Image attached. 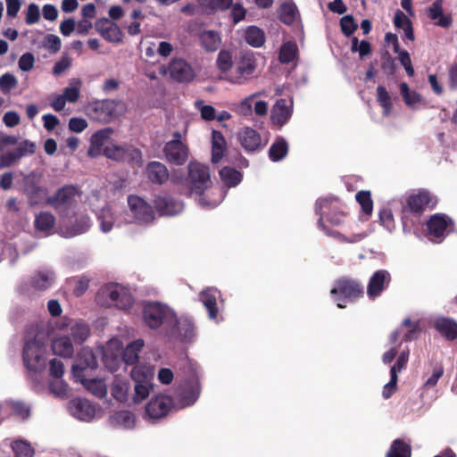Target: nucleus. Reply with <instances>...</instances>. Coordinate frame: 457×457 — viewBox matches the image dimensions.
Instances as JSON below:
<instances>
[{"mask_svg": "<svg viewBox=\"0 0 457 457\" xmlns=\"http://www.w3.org/2000/svg\"><path fill=\"white\" fill-rule=\"evenodd\" d=\"M212 185L209 166L197 162H190L187 165V177L183 182L180 194L187 196L192 195L202 196Z\"/></svg>", "mask_w": 457, "mask_h": 457, "instance_id": "1", "label": "nucleus"}, {"mask_svg": "<svg viewBox=\"0 0 457 457\" xmlns=\"http://www.w3.org/2000/svg\"><path fill=\"white\" fill-rule=\"evenodd\" d=\"M103 155L116 162L126 163L130 167L143 166L142 151L131 144L118 145L113 141L105 145Z\"/></svg>", "mask_w": 457, "mask_h": 457, "instance_id": "2", "label": "nucleus"}, {"mask_svg": "<svg viewBox=\"0 0 457 457\" xmlns=\"http://www.w3.org/2000/svg\"><path fill=\"white\" fill-rule=\"evenodd\" d=\"M331 295L338 308H345V302H354L364 295V287L361 281L349 277H342L336 280L330 290Z\"/></svg>", "mask_w": 457, "mask_h": 457, "instance_id": "3", "label": "nucleus"}, {"mask_svg": "<svg viewBox=\"0 0 457 457\" xmlns=\"http://www.w3.org/2000/svg\"><path fill=\"white\" fill-rule=\"evenodd\" d=\"M87 112L91 119L106 123L121 116L126 112V104L120 100H98L90 103Z\"/></svg>", "mask_w": 457, "mask_h": 457, "instance_id": "4", "label": "nucleus"}, {"mask_svg": "<svg viewBox=\"0 0 457 457\" xmlns=\"http://www.w3.org/2000/svg\"><path fill=\"white\" fill-rule=\"evenodd\" d=\"M436 204V199L428 190L422 189L417 193L410 195L406 199V204L403 206V223L405 226L406 213L420 217L428 209H433Z\"/></svg>", "mask_w": 457, "mask_h": 457, "instance_id": "5", "label": "nucleus"}, {"mask_svg": "<svg viewBox=\"0 0 457 457\" xmlns=\"http://www.w3.org/2000/svg\"><path fill=\"white\" fill-rule=\"evenodd\" d=\"M45 345L36 339H29L25 342L22 359L26 368L34 372H40L46 368V359L44 358Z\"/></svg>", "mask_w": 457, "mask_h": 457, "instance_id": "6", "label": "nucleus"}, {"mask_svg": "<svg viewBox=\"0 0 457 457\" xmlns=\"http://www.w3.org/2000/svg\"><path fill=\"white\" fill-rule=\"evenodd\" d=\"M144 320L153 329L160 328L163 322L170 325L175 320V313L165 304L149 302L145 304L143 311Z\"/></svg>", "mask_w": 457, "mask_h": 457, "instance_id": "7", "label": "nucleus"}, {"mask_svg": "<svg viewBox=\"0 0 457 457\" xmlns=\"http://www.w3.org/2000/svg\"><path fill=\"white\" fill-rule=\"evenodd\" d=\"M172 140L164 145L163 154L169 163L180 166L187 162L189 149L187 145L181 140L180 132L175 131Z\"/></svg>", "mask_w": 457, "mask_h": 457, "instance_id": "8", "label": "nucleus"}, {"mask_svg": "<svg viewBox=\"0 0 457 457\" xmlns=\"http://www.w3.org/2000/svg\"><path fill=\"white\" fill-rule=\"evenodd\" d=\"M78 195L79 190L75 186L65 185L59 188L52 196L48 197L46 203L55 211L62 213L75 205Z\"/></svg>", "mask_w": 457, "mask_h": 457, "instance_id": "9", "label": "nucleus"}, {"mask_svg": "<svg viewBox=\"0 0 457 457\" xmlns=\"http://www.w3.org/2000/svg\"><path fill=\"white\" fill-rule=\"evenodd\" d=\"M173 399L166 395L159 394L150 399L145 411L149 420L156 421L165 418L173 408Z\"/></svg>", "mask_w": 457, "mask_h": 457, "instance_id": "10", "label": "nucleus"}, {"mask_svg": "<svg viewBox=\"0 0 457 457\" xmlns=\"http://www.w3.org/2000/svg\"><path fill=\"white\" fill-rule=\"evenodd\" d=\"M336 204L337 203H334L328 199L320 200L317 204L321 211L320 218L318 220V225L323 230H327V228L324 224V217L326 218V220L333 226H339L345 220L346 213L343 211H340Z\"/></svg>", "mask_w": 457, "mask_h": 457, "instance_id": "11", "label": "nucleus"}, {"mask_svg": "<svg viewBox=\"0 0 457 457\" xmlns=\"http://www.w3.org/2000/svg\"><path fill=\"white\" fill-rule=\"evenodd\" d=\"M128 204L134 219L138 223H151L155 215L151 204L136 195L128 196Z\"/></svg>", "mask_w": 457, "mask_h": 457, "instance_id": "12", "label": "nucleus"}, {"mask_svg": "<svg viewBox=\"0 0 457 457\" xmlns=\"http://www.w3.org/2000/svg\"><path fill=\"white\" fill-rule=\"evenodd\" d=\"M429 236L442 239L453 230V220L444 213L431 215L426 223Z\"/></svg>", "mask_w": 457, "mask_h": 457, "instance_id": "13", "label": "nucleus"}, {"mask_svg": "<svg viewBox=\"0 0 457 457\" xmlns=\"http://www.w3.org/2000/svg\"><path fill=\"white\" fill-rule=\"evenodd\" d=\"M103 295L107 296L117 308L121 310L129 309L134 303V298L129 290L118 284L105 287L103 290Z\"/></svg>", "mask_w": 457, "mask_h": 457, "instance_id": "14", "label": "nucleus"}, {"mask_svg": "<svg viewBox=\"0 0 457 457\" xmlns=\"http://www.w3.org/2000/svg\"><path fill=\"white\" fill-rule=\"evenodd\" d=\"M36 152V144L28 139L21 142L17 148L0 155V169L12 166L22 157L31 155Z\"/></svg>", "mask_w": 457, "mask_h": 457, "instance_id": "15", "label": "nucleus"}, {"mask_svg": "<svg viewBox=\"0 0 457 457\" xmlns=\"http://www.w3.org/2000/svg\"><path fill=\"white\" fill-rule=\"evenodd\" d=\"M255 68L256 60L253 54L245 53L238 62L235 73L227 79L234 84H242L253 73Z\"/></svg>", "mask_w": 457, "mask_h": 457, "instance_id": "16", "label": "nucleus"}, {"mask_svg": "<svg viewBox=\"0 0 457 457\" xmlns=\"http://www.w3.org/2000/svg\"><path fill=\"white\" fill-rule=\"evenodd\" d=\"M392 278L390 273L386 270H378L370 277L368 287L367 295L370 300H375L380 296L382 292L386 290L391 283Z\"/></svg>", "mask_w": 457, "mask_h": 457, "instance_id": "17", "label": "nucleus"}, {"mask_svg": "<svg viewBox=\"0 0 457 457\" xmlns=\"http://www.w3.org/2000/svg\"><path fill=\"white\" fill-rule=\"evenodd\" d=\"M85 368L79 365L72 366V374L78 378L87 390L94 395L103 398L106 395L107 388L104 382L98 378H86L84 377Z\"/></svg>", "mask_w": 457, "mask_h": 457, "instance_id": "18", "label": "nucleus"}, {"mask_svg": "<svg viewBox=\"0 0 457 457\" xmlns=\"http://www.w3.org/2000/svg\"><path fill=\"white\" fill-rule=\"evenodd\" d=\"M172 335L181 342H190L195 336L194 321L187 317L177 318L171 320Z\"/></svg>", "mask_w": 457, "mask_h": 457, "instance_id": "19", "label": "nucleus"}, {"mask_svg": "<svg viewBox=\"0 0 457 457\" xmlns=\"http://www.w3.org/2000/svg\"><path fill=\"white\" fill-rule=\"evenodd\" d=\"M154 208L161 216H173L180 213L184 208L182 202L169 195H157L154 200Z\"/></svg>", "mask_w": 457, "mask_h": 457, "instance_id": "20", "label": "nucleus"}, {"mask_svg": "<svg viewBox=\"0 0 457 457\" xmlns=\"http://www.w3.org/2000/svg\"><path fill=\"white\" fill-rule=\"evenodd\" d=\"M168 71L170 78L180 83L189 82L195 77L190 64L180 58H173L169 64Z\"/></svg>", "mask_w": 457, "mask_h": 457, "instance_id": "21", "label": "nucleus"}, {"mask_svg": "<svg viewBox=\"0 0 457 457\" xmlns=\"http://www.w3.org/2000/svg\"><path fill=\"white\" fill-rule=\"evenodd\" d=\"M24 191L31 205L41 204L47 195V189L40 185L39 179L30 176L24 180Z\"/></svg>", "mask_w": 457, "mask_h": 457, "instance_id": "22", "label": "nucleus"}, {"mask_svg": "<svg viewBox=\"0 0 457 457\" xmlns=\"http://www.w3.org/2000/svg\"><path fill=\"white\" fill-rule=\"evenodd\" d=\"M145 175L148 180L155 185H163L170 177L166 165L158 161H152L147 163Z\"/></svg>", "mask_w": 457, "mask_h": 457, "instance_id": "23", "label": "nucleus"}, {"mask_svg": "<svg viewBox=\"0 0 457 457\" xmlns=\"http://www.w3.org/2000/svg\"><path fill=\"white\" fill-rule=\"evenodd\" d=\"M238 139L242 147L248 153L255 152L261 148V135L250 127L244 128L238 133Z\"/></svg>", "mask_w": 457, "mask_h": 457, "instance_id": "24", "label": "nucleus"}, {"mask_svg": "<svg viewBox=\"0 0 457 457\" xmlns=\"http://www.w3.org/2000/svg\"><path fill=\"white\" fill-rule=\"evenodd\" d=\"M96 26L105 40L114 43L122 41L123 33L115 22L104 19L98 21Z\"/></svg>", "mask_w": 457, "mask_h": 457, "instance_id": "25", "label": "nucleus"}, {"mask_svg": "<svg viewBox=\"0 0 457 457\" xmlns=\"http://www.w3.org/2000/svg\"><path fill=\"white\" fill-rule=\"evenodd\" d=\"M220 292L213 287H209L203 290L199 298L205 309L208 312V316L211 320H215L219 313L217 306V299L220 296Z\"/></svg>", "mask_w": 457, "mask_h": 457, "instance_id": "26", "label": "nucleus"}, {"mask_svg": "<svg viewBox=\"0 0 457 457\" xmlns=\"http://www.w3.org/2000/svg\"><path fill=\"white\" fill-rule=\"evenodd\" d=\"M435 328L449 341L457 339V322L451 318H439L435 321Z\"/></svg>", "mask_w": 457, "mask_h": 457, "instance_id": "27", "label": "nucleus"}, {"mask_svg": "<svg viewBox=\"0 0 457 457\" xmlns=\"http://www.w3.org/2000/svg\"><path fill=\"white\" fill-rule=\"evenodd\" d=\"M71 404L73 414L79 420H87L95 416L96 409L88 400L75 399Z\"/></svg>", "mask_w": 457, "mask_h": 457, "instance_id": "28", "label": "nucleus"}, {"mask_svg": "<svg viewBox=\"0 0 457 457\" xmlns=\"http://www.w3.org/2000/svg\"><path fill=\"white\" fill-rule=\"evenodd\" d=\"M226 140L220 131L213 130L212 133V162L218 163L224 156Z\"/></svg>", "mask_w": 457, "mask_h": 457, "instance_id": "29", "label": "nucleus"}, {"mask_svg": "<svg viewBox=\"0 0 457 457\" xmlns=\"http://www.w3.org/2000/svg\"><path fill=\"white\" fill-rule=\"evenodd\" d=\"M288 151L289 145L287 140L282 137H278L269 149V158L274 162H280L287 155Z\"/></svg>", "mask_w": 457, "mask_h": 457, "instance_id": "30", "label": "nucleus"}, {"mask_svg": "<svg viewBox=\"0 0 457 457\" xmlns=\"http://www.w3.org/2000/svg\"><path fill=\"white\" fill-rule=\"evenodd\" d=\"M51 348L55 355L62 357H71L74 352L71 340L67 336L54 338L52 341Z\"/></svg>", "mask_w": 457, "mask_h": 457, "instance_id": "31", "label": "nucleus"}, {"mask_svg": "<svg viewBox=\"0 0 457 457\" xmlns=\"http://www.w3.org/2000/svg\"><path fill=\"white\" fill-rule=\"evenodd\" d=\"M144 346V340L137 339L129 344L123 351L122 361L127 365H134L138 361V354Z\"/></svg>", "mask_w": 457, "mask_h": 457, "instance_id": "32", "label": "nucleus"}, {"mask_svg": "<svg viewBox=\"0 0 457 457\" xmlns=\"http://www.w3.org/2000/svg\"><path fill=\"white\" fill-rule=\"evenodd\" d=\"M292 111L287 104V101L285 99H280L277 101L273 112H272V120L273 122L278 124L280 126L286 124L287 120L291 117Z\"/></svg>", "mask_w": 457, "mask_h": 457, "instance_id": "33", "label": "nucleus"}, {"mask_svg": "<svg viewBox=\"0 0 457 457\" xmlns=\"http://www.w3.org/2000/svg\"><path fill=\"white\" fill-rule=\"evenodd\" d=\"M199 40L202 47L207 52L216 51L221 42L219 33L214 30L202 32L199 36Z\"/></svg>", "mask_w": 457, "mask_h": 457, "instance_id": "34", "label": "nucleus"}, {"mask_svg": "<svg viewBox=\"0 0 457 457\" xmlns=\"http://www.w3.org/2000/svg\"><path fill=\"white\" fill-rule=\"evenodd\" d=\"M386 457H411V446L401 438L395 439Z\"/></svg>", "mask_w": 457, "mask_h": 457, "instance_id": "35", "label": "nucleus"}, {"mask_svg": "<svg viewBox=\"0 0 457 457\" xmlns=\"http://www.w3.org/2000/svg\"><path fill=\"white\" fill-rule=\"evenodd\" d=\"M130 376L135 383H148L154 378V370L148 365L136 364L131 370Z\"/></svg>", "mask_w": 457, "mask_h": 457, "instance_id": "36", "label": "nucleus"}, {"mask_svg": "<svg viewBox=\"0 0 457 457\" xmlns=\"http://www.w3.org/2000/svg\"><path fill=\"white\" fill-rule=\"evenodd\" d=\"M55 224V217L49 212H41L36 215L34 226L38 231H49Z\"/></svg>", "mask_w": 457, "mask_h": 457, "instance_id": "37", "label": "nucleus"}, {"mask_svg": "<svg viewBox=\"0 0 457 457\" xmlns=\"http://www.w3.org/2000/svg\"><path fill=\"white\" fill-rule=\"evenodd\" d=\"M220 176L224 184L229 187L237 186L243 178L240 171L237 170L235 168L228 166L223 167L220 170Z\"/></svg>", "mask_w": 457, "mask_h": 457, "instance_id": "38", "label": "nucleus"}, {"mask_svg": "<svg viewBox=\"0 0 457 457\" xmlns=\"http://www.w3.org/2000/svg\"><path fill=\"white\" fill-rule=\"evenodd\" d=\"M298 54V47L295 42L287 41L279 50L278 59L281 63L288 64L293 62Z\"/></svg>", "mask_w": 457, "mask_h": 457, "instance_id": "39", "label": "nucleus"}, {"mask_svg": "<svg viewBox=\"0 0 457 457\" xmlns=\"http://www.w3.org/2000/svg\"><path fill=\"white\" fill-rule=\"evenodd\" d=\"M54 279V274L48 271H40L31 278V286L38 290H46L51 287Z\"/></svg>", "mask_w": 457, "mask_h": 457, "instance_id": "40", "label": "nucleus"}, {"mask_svg": "<svg viewBox=\"0 0 457 457\" xmlns=\"http://www.w3.org/2000/svg\"><path fill=\"white\" fill-rule=\"evenodd\" d=\"M297 13L296 5L294 3L284 2L279 8V20L287 25L295 22Z\"/></svg>", "mask_w": 457, "mask_h": 457, "instance_id": "41", "label": "nucleus"}, {"mask_svg": "<svg viewBox=\"0 0 457 457\" xmlns=\"http://www.w3.org/2000/svg\"><path fill=\"white\" fill-rule=\"evenodd\" d=\"M90 227V219L87 215H81L76 219L74 224L66 230V237H72L87 231Z\"/></svg>", "mask_w": 457, "mask_h": 457, "instance_id": "42", "label": "nucleus"}, {"mask_svg": "<svg viewBox=\"0 0 457 457\" xmlns=\"http://www.w3.org/2000/svg\"><path fill=\"white\" fill-rule=\"evenodd\" d=\"M245 40L250 46L260 47L265 42V34L258 27L250 26L245 31Z\"/></svg>", "mask_w": 457, "mask_h": 457, "instance_id": "43", "label": "nucleus"}, {"mask_svg": "<svg viewBox=\"0 0 457 457\" xmlns=\"http://www.w3.org/2000/svg\"><path fill=\"white\" fill-rule=\"evenodd\" d=\"M129 385L127 381L116 378L112 383V395L119 402L128 400Z\"/></svg>", "mask_w": 457, "mask_h": 457, "instance_id": "44", "label": "nucleus"}, {"mask_svg": "<svg viewBox=\"0 0 457 457\" xmlns=\"http://www.w3.org/2000/svg\"><path fill=\"white\" fill-rule=\"evenodd\" d=\"M399 88L401 96L408 106L414 107L417 104L421 102L420 95L416 91H411L406 82L400 83Z\"/></svg>", "mask_w": 457, "mask_h": 457, "instance_id": "45", "label": "nucleus"}, {"mask_svg": "<svg viewBox=\"0 0 457 457\" xmlns=\"http://www.w3.org/2000/svg\"><path fill=\"white\" fill-rule=\"evenodd\" d=\"M377 101L383 109V114L388 115L393 109V103L386 87L382 85L377 87Z\"/></svg>", "mask_w": 457, "mask_h": 457, "instance_id": "46", "label": "nucleus"}, {"mask_svg": "<svg viewBox=\"0 0 457 457\" xmlns=\"http://www.w3.org/2000/svg\"><path fill=\"white\" fill-rule=\"evenodd\" d=\"M402 327L407 328V331L403 336V341L410 342L417 338L420 333L421 328L419 321H411L410 318H406L402 322Z\"/></svg>", "mask_w": 457, "mask_h": 457, "instance_id": "47", "label": "nucleus"}, {"mask_svg": "<svg viewBox=\"0 0 457 457\" xmlns=\"http://www.w3.org/2000/svg\"><path fill=\"white\" fill-rule=\"evenodd\" d=\"M199 5L209 11H225L230 8L233 0H197Z\"/></svg>", "mask_w": 457, "mask_h": 457, "instance_id": "48", "label": "nucleus"}, {"mask_svg": "<svg viewBox=\"0 0 457 457\" xmlns=\"http://www.w3.org/2000/svg\"><path fill=\"white\" fill-rule=\"evenodd\" d=\"M71 335L75 343L82 344L90 335V328L87 324L77 323L71 328Z\"/></svg>", "mask_w": 457, "mask_h": 457, "instance_id": "49", "label": "nucleus"}, {"mask_svg": "<svg viewBox=\"0 0 457 457\" xmlns=\"http://www.w3.org/2000/svg\"><path fill=\"white\" fill-rule=\"evenodd\" d=\"M356 201L361 205V211L370 216L373 210V201L370 191H359L355 195Z\"/></svg>", "mask_w": 457, "mask_h": 457, "instance_id": "50", "label": "nucleus"}, {"mask_svg": "<svg viewBox=\"0 0 457 457\" xmlns=\"http://www.w3.org/2000/svg\"><path fill=\"white\" fill-rule=\"evenodd\" d=\"M12 448L15 453V457H33L34 450L29 444L17 440L12 444Z\"/></svg>", "mask_w": 457, "mask_h": 457, "instance_id": "51", "label": "nucleus"}, {"mask_svg": "<svg viewBox=\"0 0 457 457\" xmlns=\"http://www.w3.org/2000/svg\"><path fill=\"white\" fill-rule=\"evenodd\" d=\"M217 67L221 72L228 71L233 65L232 54L227 50H221L216 60Z\"/></svg>", "mask_w": 457, "mask_h": 457, "instance_id": "52", "label": "nucleus"}, {"mask_svg": "<svg viewBox=\"0 0 457 457\" xmlns=\"http://www.w3.org/2000/svg\"><path fill=\"white\" fill-rule=\"evenodd\" d=\"M113 133V129L112 128H105L95 132L91 138L90 142L97 147L104 148V144L110 137V136Z\"/></svg>", "mask_w": 457, "mask_h": 457, "instance_id": "53", "label": "nucleus"}, {"mask_svg": "<svg viewBox=\"0 0 457 457\" xmlns=\"http://www.w3.org/2000/svg\"><path fill=\"white\" fill-rule=\"evenodd\" d=\"M116 423L126 428H132L135 424V415L129 411H120L113 416Z\"/></svg>", "mask_w": 457, "mask_h": 457, "instance_id": "54", "label": "nucleus"}, {"mask_svg": "<svg viewBox=\"0 0 457 457\" xmlns=\"http://www.w3.org/2000/svg\"><path fill=\"white\" fill-rule=\"evenodd\" d=\"M18 80L12 73H4L0 77V90L3 94L6 95L16 87Z\"/></svg>", "mask_w": 457, "mask_h": 457, "instance_id": "55", "label": "nucleus"}, {"mask_svg": "<svg viewBox=\"0 0 457 457\" xmlns=\"http://www.w3.org/2000/svg\"><path fill=\"white\" fill-rule=\"evenodd\" d=\"M153 389L151 382L148 383H135V395L134 402L140 403L145 400L150 394V390Z\"/></svg>", "mask_w": 457, "mask_h": 457, "instance_id": "56", "label": "nucleus"}, {"mask_svg": "<svg viewBox=\"0 0 457 457\" xmlns=\"http://www.w3.org/2000/svg\"><path fill=\"white\" fill-rule=\"evenodd\" d=\"M381 69L387 76H393L395 73V61L387 51H386L381 56Z\"/></svg>", "mask_w": 457, "mask_h": 457, "instance_id": "57", "label": "nucleus"}, {"mask_svg": "<svg viewBox=\"0 0 457 457\" xmlns=\"http://www.w3.org/2000/svg\"><path fill=\"white\" fill-rule=\"evenodd\" d=\"M340 28L345 36L350 37L357 29L358 25L352 15H345L340 20Z\"/></svg>", "mask_w": 457, "mask_h": 457, "instance_id": "58", "label": "nucleus"}, {"mask_svg": "<svg viewBox=\"0 0 457 457\" xmlns=\"http://www.w3.org/2000/svg\"><path fill=\"white\" fill-rule=\"evenodd\" d=\"M195 105L200 111L203 120L210 121L216 118V110L213 106L204 104L203 100L195 101Z\"/></svg>", "mask_w": 457, "mask_h": 457, "instance_id": "59", "label": "nucleus"}, {"mask_svg": "<svg viewBox=\"0 0 457 457\" xmlns=\"http://www.w3.org/2000/svg\"><path fill=\"white\" fill-rule=\"evenodd\" d=\"M351 51L359 52L360 56L364 57L370 54L371 46L370 42L366 40H361V42H359V39L354 37L352 39Z\"/></svg>", "mask_w": 457, "mask_h": 457, "instance_id": "60", "label": "nucleus"}, {"mask_svg": "<svg viewBox=\"0 0 457 457\" xmlns=\"http://www.w3.org/2000/svg\"><path fill=\"white\" fill-rule=\"evenodd\" d=\"M397 54H398L399 62L403 66V68L406 71V74L409 77H413L415 74V71H414L409 53L406 50H403V51L399 52Z\"/></svg>", "mask_w": 457, "mask_h": 457, "instance_id": "61", "label": "nucleus"}, {"mask_svg": "<svg viewBox=\"0 0 457 457\" xmlns=\"http://www.w3.org/2000/svg\"><path fill=\"white\" fill-rule=\"evenodd\" d=\"M398 376L395 375V371L390 374V381L386 383L382 391L384 399H389L397 390Z\"/></svg>", "mask_w": 457, "mask_h": 457, "instance_id": "62", "label": "nucleus"}, {"mask_svg": "<svg viewBox=\"0 0 457 457\" xmlns=\"http://www.w3.org/2000/svg\"><path fill=\"white\" fill-rule=\"evenodd\" d=\"M409 360V350L403 351L397 357L396 362L391 367L390 374L395 371V375L406 368Z\"/></svg>", "mask_w": 457, "mask_h": 457, "instance_id": "63", "label": "nucleus"}, {"mask_svg": "<svg viewBox=\"0 0 457 457\" xmlns=\"http://www.w3.org/2000/svg\"><path fill=\"white\" fill-rule=\"evenodd\" d=\"M34 62H35L34 55L31 53L28 52V53L23 54L20 57L18 64H19V68L22 71H29L33 68Z\"/></svg>", "mask_w": 457, "mask_h": 457, "instance_id": "64", "label": "nucleus"}]
</instances>
